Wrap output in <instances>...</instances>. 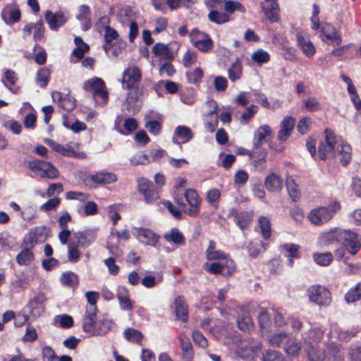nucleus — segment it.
Instances as JSON below:
<instances>
[{
	"instance_id": "f257e3e1",
	"label": "nucleus",
	"mask_w": 361,
	"mask_h": 361,
	"mask_svg": "<svg viewBox=\"0 0 361 361\" xmlns=\"http://www.w3.org/2000/svg\"><path fill=\"white\" fill-rule=\"evenodd\" d=\"M85 91L90 92L97 104H104L108 101V92L104 80L98 77L87 80L83 84Z\"/></svg>"
},
{
	"instance_id": "f03ea898",
	"label": "nucleus",
	"mask_w": 361,
	"mask_h": 361,
	"mask_svg": "<svg viewBox=\"0 0 361 361\" xmlns=\"http://www.w3.org/2000/svg\"><path fill=\"white\" fill-rule=\"evenodd\" d=\"M340 208L339 203L334 202L328 207H320L312 209L308 215V219L314 225H321L329 221Z\"/></svg>"
},
{
	"instance_id": "7ed1b4c3",
	"label": "nucleus",
	"mask_w": 361,
	"mask_h": 361,
	"mask_svg": "<svg viewBox=\"0 0 361 361\" xmlns=\"http://www.w3.org/2000/svg\"><path fill=\"white\" fill-rule=\"evenodd\" d=\"M28 166L37 175L43 178L54 179L59 176V171L51 163L43 160L30 161L28 163Z\"/></svg>"
},
{
	"instance_id": "20e7f679",
	"label": "nucleus",
	"mask_w": 361,
	"mask_h": 361,
	"mask_svg": "<svg viewBox=\"0 0 361 361\" xmlns=\"http://www.w3.org/2000/svg\"><path fill=\"white\" fill-rule=\"evenodd\" d=\"M128 90L123 106L129 112H138L141 107V101L144 97V90L141 87L126 88Z\"/></svg>"
},
{
	"instance_id": "39448f33",
	"label": "nucleus",
	"mask_w": 361,
	"mask_h": 361,
	"mask_svg": "<svg viewBox=\"0 0 361 361\" xmlns=\"http://www.w3.org/2000/svg\"><path fill=\"white\" fill-rule=\"evenodd\" d=\"M325 139L322 141L318 147V155L320 159L324 160L336 156L334 150L337 141L333 131L326 130Z\"/></svg>"
},
{
	"instance_id": "423d86ee",
	"label": "nucleus",
	"mask_w": 361,
	"mask_h": 361,
	"mask_svg": "<svg viewBox=\"0 0 361 361\" xmlns=\"http://www.w3.org/2000/svg\"><path fill=\"white\" fill-rule=\"evenodd\" d=\"M185 200L187 201L190 208H185V204L183 202L181 198H176V203L182 207L184 212L190 215L195 216L199 211L200 204L201 200L197 193V192L193 189H188L185 190L184 194Z\"/></svg>"
},
{
	"instance_id": "0eeeda50",
	"label": "nucleus",
	"mask_w": 361,
	"mask_h": 361,
	"mask_svg": "<svg viewBox=\"0 0 361 361\" xmlns=\"http://www.w3.org/2000/svg\"><path fill=\"white\" fill-rule=\"evenodd\" d=\"M309 298L319 305H328L331 301V293L327 288L319 285L312 286L308 289Z\"/></svg>"
},
{
	"instance_id": "6e6552de",
	"label": "nucleus",
	"mask_w": 361,
	"mask_h": 361,
	"mask_svg": "<svg viewBox=\"0 0 361 361\" xmlns=\"http://www.w3.org/2000/svg\"><path fill=\"white\" fill-rule=\"evenodd\" d=\"M261 345L253 340L240 341L235 350L236 353L242 358H249L256 355L261 350Z\"/></svg>"
},
{
	"instance_id": "1a4fd4ad",
	"label": "nucleus",
	"mask_w": 361,
	"mask_h": 361,
	"mask_svg": "<svg viewBox=\"0 0 361 361\" xmlns=\"http://www.w3.org/2000/svg\"><path fill=\"white\" fill-rule=\"evenodd\" d=\"M341 244L351 255H355L361 247L360 238L356 233L349 230H343Z\"/></svg>"
},
{
	"instance_id": "9d476101",
	"label": "nucleus",
	"mask_w": 361,
	"mask_h": 361,
	"mask_svg": "<svg viewBox=\"0 0 361 361\" xmlns=\"http://www.w3.org/2000/svg\"><path fill=\"white\" fill-rule=\"evenodd\" d=\"M142 78L140 69L135 66L128 67L123 73L122 82L123 88L140 87L139 82Z\"/></svg>"
},
{
	"instance_id": "9b49d317",
	"label": "nucleus",
	"mask_w": 361,
	"mask_h": 361,
	"mask_svg": "<svg viewBox=\"0 0 361 361\" xmlns=\"http://www.w3.org/2000/svg\"><path fill=\"white\" fill-rule=\"evenodd\" d=\"M204 269L210 274H221L224 276H231L234 270V263L231 259H226L224 262H213L211 264H205Z\"/></svg>"
},
{
	"instance_id": "f8f14e48",
	"label": "nucleus",
	"mask_w": 361,
	"mask_h": 361,
	"mask_svg": "<svg viewBox=\"0 0 361 361\" xmlns=\"http://www.w3.org/2000/svg\"><path fill=\"white\" fill-rule=\"evenodd\" d=\"M321 33L323 35L322 39L323 41H329V43L334 46H340L342 43L341 35L336 30V28L329 24H323L320 30Z\"/></svg>"
},
{
	"instance_id": "ddd939ff",
	"label": "nucleus",
	"mask_w": 361,
	"mask_h": 361,
	"mask_svg": "<svg viewBox=\"0 0 361 361\" xmlns=\"http://www.w3.org/2000/svg\"><path fill=\"white\" fill-rule=\"evenodd\" d=\"M342 235L343 229L338 228L323 232L318 238V243L322 246L341 243Z\"/></svg>"
},
{
	"instance_id": "4468645a",
	"label": "nucleus",
	"mask_w": 361,
	"mask_h": 361,
	"mask_svg": "<svg viewBox=\"0 0 361 361\" xmlns=\"http://www.w3.org/2000/svg\"><path fill=\"white\" fill-rule=\"evenodd\" d=\"M47 231L45 226H39L30 230L25 235V243L32 247L38 243L44 242L47 239Z\"/></svg>"
},
{
	"instance_id": "2eb2a0df",
	"label": "nucleus",
	"mask_w": 361,
	"mask_h": 361,
	"mask_svg": "<svg viewBox=\"0 0 361 361\" xmlns=\"http://www.w3.org/2000/svg\"><path fill=\"white\" fill-rule=\"evenodd\" d=\"M191 39L194 46L202 51H207L212 48V40L209 36L201 33L197 30H193L191 33Z\"/></svg>"
},
{
	"instance_id": "dca6fc26",
	"label": "nucleus",
	"mask_w": 361,
	"mask_h": 361,
	"mask_svg": "<svg viewBox=\"0 0 361 361\" xmlns=\"http://www.w3.org/2000/svg\"><path fill=\"white\" fill-rule=\"evenodd\" d=\"M45 20L51 30H56L66 23L67 17L61 11L53 13L47 11L45 13Z\"/></svg>"
},
{
	"instance_id": "f3484780",
	"label": "nucleus",
	"mask_w": 361,
	"mask_h": 361,
	"mask_svg": "<svg viewBox=\"0 0 361 361\" xmlns=\"http://www.w3.org/2000/svg\"><path fill=\"white\" fill-rule=\"evenodd\" d=\"M296 37L298 44L304 54L308 58L313 56L316 52V48L309 36L303 32H298Z\"/></svg>"
},
{
	"instance_id": "a211bd4d",
	"label": "nucleus",
	"mask_w": 361,
	"mask_h": 361,
	"mask_svg": "<svg viewBox=\"0 0 361 361\" xmlns=\"http://www.w3.org/2000/svg\"><path fill=\"white\" fill-rule=\"evenodd\" d=\"M262 8L267 18L276 22L279 19V8L276 0H264L262 3Z\"/></svg>"
},
{
	"instance_id": "6ab92c4d",
	"label": "nucleus",
	"mask_w": 361,
	"mask_h": 361,
	"mask_svg": "<svg viewBox=\"0 0 361 361\" xmlns=\"http://www.w3.org/2000/svg\"><path fill=\"white\" fill-rule=\"evenodd\" d=\"M272 137V130L269 126L262 125L255 132L253 137V145L259 147L264 142L268 141Z\"/></svg>"
},
{
	"instance_id": "aec40b11",
	"label": "nucleus",
	"mask_w": 361,
	"mask_h": 361,
	"mask_svg": "<svg viewBox=\"0 0 361 361\" xmlns=\"http://www.w3.org/2000/svg\"><path fill=\"white\" fill-rule=\"evenodd\" d=\"M295 124V120L292 116H286L281 123V129L277 137L280 142H285L290 135Z\"/></svg>"
},
{
	"instance_id": "412c9836",
	"label": "nucleus",
	"mask_w": 361,
	"mask_h": 361,
	"mask_svg": "<svg viewBox=\"0 0 361 361\" xmlns=\"http://www.w3.org/2000/svg\"><path fill=\"white\" fill-rule=\"evenodd\" d=\"M135 235L140 241L152 246L156 245L159 240V236L149 229L136 228Z\"/></svg>"
},
{
	"instance_id": "4be33fe9",
	"label": "nucleus",
	"mask_w": 361,
	"mask_h": 361,
	"mask_svg": "<svg viewBox=\"0 0 361 361\" xmlns=\"http://www.w3.org/2000/svg\"><path fill=\"white\" fill-rule=\"evenodd\" d=\"M20 11L18 8L12 6H6L1 12V17L7 24H13L20 20Z\"/></svg>"
},
{
	"instance_id": "5701e85b",
	"label": "nucleus",
	"mask_w": 361,
	"mask_h": 361,
	"mask_svg": "<svg viewBox=\"0 0 361 361\" xmlns=\"http://www.w3.org/2000/svg\"><path fill=\"white\" fill-rule=\"evenodd\" d=\"M336 150V156H338L340 161L343 165H347L351 160V147L346 143H337Z\"/></svg>"
},
{
	"instance_id": "b1692460",
	"label": "nucleus",
	"mask_w": 361,
	"mask_h": 361,
	"mask_svg": "<svg viewBox=\"0 0 361 361\" xmlns=\"http://www.w3.org/2000/svg\"><path fill=\"white\" fill-rule=\"evenodd\" d=\"M303 350L306 352L310 361H324L326 354L317 349L310 343L304 342Z\"/></svg>"
},
{
	"instance_id": "393cba45",
	"label": "nucleus",
	"mask_w": 361,
	"mask_h": 361,
	"mask_svg": "<svg viewBox=\"0 0 361 361\" xmlns=\"http://www.w3.org/2000/svg\"><path fill=\"white\" fill-rule=\"evenodd\" d=\"M153 53L161 59L172 60L174 57L173 52L169 49L168 44L156 43L152 48Z\"/></svg>"
},
{
	"instance_id": "a878e982",
	"label": "nucleus",
	"mask_w": 361,
	"mask_h": 361,
	"mask_svg": "<svg viewBox=\"0 0 361 361\" xmlns=\"http://www.w3.org/2000/svg\"><path fill=\"white\" fill-rule=\"evenodd\" d=\"M175 312L177 319L183 322H185L188 320V306L185 300L180 297H178L175 300Z\"/></svg>"
},
{
	"instance_id": "bb28decb",
	"label": "nucleus",
	"mask_w": 361,
	"mask_h": 361,
	"mask_svg": "<svg viewBox=\"0 0 361 361\" xmlns=\"http://www.w3.org/2000/svg\"><path fill=\"white\" fill-rule=\"evenodd\" d=\"M264 183L267 189L271 192H278L283 188V180L276 173L269 175Z\"/></svg>"
},
{
	"instance_id": "cd10ccee",
	"label": "nucleus",
	"mask_w": 361,
	"mask_h": 361,
	"mask_svg": "<svg viewBox=\"0 0 361 361\" xmlns=\"http://www.w3.org/2000/svg\"><path fill=\"white\" fill-rule=\"evenodd\" d=\"M91 180L97 184H110L117 180L116 174L111 172H100L91 176Z\"/></svg>"
},
{
	"instance_id": "c85d7f7f",
	"label": "nucleus",
	"mask_w": 361,
	"mask_h": 361,
	"mask_svg": "<svg viewBox=\"0 0 361 361\" xmlns=\"http://www.w3.org/2000/svg\"><path fill=\"white\" fill-rule=\"evenodd\" d=\"M117 298L121 307L125 310H130L133 308L132 302L129 298L128 290L124 286H120L117 290Z\"/></svg>"
},
{
	"instance_id": "c756f323",
	"label": "nucleus",
	"mask_w": 361,
	"mask_h": 361,
	"mask_svg": "<svg viewBox=\"0 0 361 361\" xmlns=\"http://www.w3.org/2000/svg\"><path fill=\"white\" fill-rule=\"evenodd\" d=\"M78 240V245L82 247H88L96 240L95 232L92 231H87L75 234Z\"/></svg>"
},
{
	"instance_id": "7c9ffc66",
	"label": "nucleus",
	"mask_w": 361,
	"mask_h": 361,
	"mask_svg": "<svg viewBox=\"0 0 361 361\" xmlns=\"http://www.w3.org/2000/svg\"><path fill=\"white\" fill-rule=\"evenodd\" d=\"M178 340L180 342L183 357L187 359L188 361H190L193 357L194 351L190 339L188 337L179 336Z\"/></svg>"
},
{
	"instance_id": "2f4dec72",
	"label": "nucleus",
	"mask_w": 361,
	"mask_h": 361,
	"mask_svg": "<svg viewBox=\"0 0 361 361\" xmlns=\"http://www.w3.org/2000/svg\"><path fill=\"white\" fill-rule=\"evenodd\" d=\"M46 297L44 294L40 293L36 295L30 302L31 313L35 316H39L43 312L42 305L46 301Z\"/></svg>"
},
{
	"instance_id": "473e14b6",
	"label": "nucleus",
	"mask_w": 361,
	"mask_h": 361,
	"mask_svg": "<svg viewBox=\"0 0 361 361\" xmlns=\"http://www.w3.org/2000/svg\"><path fill=\"white\" fill-rule=\"evenodd\" d=\"M192 137V133L190 128L185 126H178L175 131L173 136L174 142H178L176 140L178 138L181 140V142H187Z\"/></svg>"
},
{
	"instance_id": "72a5a7b5",
	"label": "nucleus",
	"mask_w": 361,
	"mask_h": 361,
	"mask_svg": "<svg viewBox=\"0 0 361 361\" xmlns=\"http://www.w3.org/2000/svg\"><path fill=\"white\" fill-rule=\"evenodd\" d=\"M34 254L29 247L23 249L16 256V260L20 266H28L34 260Z\"/></svg>"
},
{
	"instance_id": "f704fd0d",
	"label": "nucleus",
	"mask_w": 361,
	"mask_h": 361,
	"mask_svg": "<svg viewBox=\"0 0 361 361\" xmlns=\"http://www.w3.org/2000/svg\"><path fill=\"white\" fill-rule=\"evenodd\" d=\"M206 255L208 260L224 259L226 261L228 259L226 254L220 250H216L215 243L214 241L209 242L206 251Z\"/></svg>"
},
{
	"instance_id": "c9c22d12",
	"label": "nucleus",
	"mask_w": 361,
	"mask_h": 361,
	"mask_svg": "<svg viewBox=\"0 0 361 361\" xmlns=\"http://www.w3.org/2000/svg\"><path fill=\"white\" fill-rule=\"evenodd\" d=\"M164 239L176 245L184 243V236L183 233L176 228H171L168 233L164 235Z\"/></svg>"
},
{
	"instance_id": "e433bc0d",
	"label": "nucleus",
	"mask_w": 361,
	"mask_h": 361,
	"mask_svg": "<svg viewBox=\"0 0 361 361\" xmlns=\"http://www.w3.org/2000/svg\"><path fill=\"white\" fill-rule=\"evenodd\" d=\"M312 258L318 265L325 267L331 264L334 257L330 252H326L324 253L315 252L313 254Z\"/></svg>"
},
{
	"instance_id": "4c0bfd02",
	"label": "nucleus",
	"mask_w": 361,
	"mask_h": 361,
	"mask_svg": "<svg viewBox=\"0 0 361 361\" xmlns=\"http://www.w3.org/2000/svg\"><path fill=\"white\" fill-rule=\"evenodd\" d=\"M259 225L261 233L265 239L270 238L271 234V223L268 217L260 216L259 218Z\"/></svg>"
},
{
	"instance_id": "58836bf2",
	"label": "nucleus",
	"mask_w": 361,
	"mask_h": 361,
	"mask_svg": "<svg viewBox=\"0 0 361 361\" xmlns=\"http://www.w3.org/2000/svg\"><path fill=\"white\" fill-rule=\"evenodd\" d=\"M217 109L218 104L213 99L208 100L202 107V115L204 118H208L213 114L217 116Z\"/></svg>"
},
{
	"instance_id": "ea45409f",
	"label": "nucleus",
	"mask_w": 361,
	"mask_h": 361,
	"mask_svg": "<svg viewBox=\"0 0 361 361\" xmlns=\"http://www.w3.org/2000/svg\"><path fill=\"white\" fill-rule=\"evenodd\" d=\"M208 18L211 22L216 24L224 23L229 20V17L227 14L219 13L217 9L210 10Z\"/></svg>"
},
{
	"instance_id": "a19ab883",
	"label": "nucleus",
	"mask_w": 361,
	"mask_h": 361,
	"mask_svg": "<svg viewBox=\"0 0 361 361\" xmlns=\"http://www.w3.org/2000/svg\"><path fill=\"white\" fill-rule=\"evenodd\" d=\"M132 165H146L149 164V155L143 152L135 153L130 159Z\"/></svg>"
},
{
	"instance_id": "79ce46f5",
	"label": "nucleus",
	"mask_w": 361,
	"mask_h": 361,
	"mask_svg": "<svg viewBox=\"0 0 361 361\" xmlns=\"http://www.w3.org/2000/svg\"><path fill=\"white\" fill-rule=\"evenodd\" d=\"M243 72L242 65L236 61L228 68V78L231 81H235L240 78Z\"/></svg>"
},
{
	"instance_id": "37998d69",
	"label": "nucleus",
	"mask_w": 361,
	"mask_h": 361,
	"mask_svg": "<svg viewBox=\"0 0 361 361\" xmlns=\"http://www.w3.org/2000/svg\"><path fill=\"white\" fill-rule=\"evenodd\" d=\"M125 338L130 342L140 343L143 336L138 330L128 328L123 333Z\"/></svg>"
},
{
	"instance_id": "c03bdc74",
	"label": "nucleus",
	"mask_w": 361,
	"mask_h": 361,
	"mask_svg": "<svg viewBox=\"0 0 361 361\" xmlns=\"http://www.w3.org/2000/svg\"><path fill=\"white\" fill-rule=\"evenodd\" d=\"M361 298V283H357L355 287L350 289L345 295V300L348 302H353Z\"/></svg>"
},
{
	"instance_id": "a18cd8bd",
	"label": "nucleus",
	"mask_w": 361,
	"mask_h": 361,
	"mask_svg": "<svg viewBox=\"0 0 361 361\" xmlns=\"http://www.w3.org/2000/svg\"><path fill=\"white\" fill-rule=\"evenodd\" d=\"M287 190L290 197L293 200H296L300 197V190L298 185L295 183V180L292 178L287 179Z\"/></svg>"
},
{
	"instance_id": "49530a36",
	"label": "nucleus",
	"mask_w": 361,
	"mask_h": 361,
	"mask_svg": "<svg viewBox=\"0 0 361 361\" xmlns=\"http://www.w3.org/2000/svg\"><path fill=\"white\" fill-rule=\"evenodd\" d=\"M281 251L287 257H298L300 246L296 244H285L281 247Z\"/></svg>"
},
{
	"instance_id": "de8ad7c7",
	"label": "nucleus",
	"mask_w": 361,
	"mask_h": 361,
	"mask_svg": "<svg viewBox=\"0 0 361 361\" xmlns=\"http://www.w3.org/2000/svg\"><path fill=\"white\" fill-rule=\"evenodd\" d=\"M251 58L253 61L262 64L268 62L270 59V56L267 51L259 49L252 54Z\"/></svg>"
},
{
	"instance_id": "09e8293b",
	"label": "nucleus",
	"mask_w": 361,
	"mask_h": 361,
	"mask_svg": "<svg viewBox=\"0 0 361 361\" xmlns=\"http://www.w3.org/2000/svg\"><path fill=\"white\" fill-rule=\"evenodd\" d=\"M301 350H302L301 343H298L295 341H289L288 343H287V345L286 347V353L292 357H296V356L299 355Z\"/></svg>"
},
{
	"instance_id": "8fccbe9b",
	"label": "nucleus",
	"mask_w": 361,
	"mask_h": 361,
	"mask_svg": "<svg viewBox=\"0 0 361 361\" xmlns=\"http://www.w3.org/2000/svg\"><path fill=\"white\" fill-rule=\"evenodd\" d=\"M78 245L69 243L68 245V259L71 262H76L80 257V252Z\"/></svg>"
},
{
	"instance_id": "3c124183",
	"label": "nucleus",
	"mask_w": 361,
	"mask_h": 361,
	"mask_svg": "<svg viewBox=\"0 0 361 361\" xmlns=\"http://www.w3.org/2000/svg\"><path fill=\"white\" fill-rule=\"evenodd\" d=\"M247 247L250 255L256 257L266 249V245L261 241L251 242Z\"/></svg>"
},
{
	"instance_id": "603ef678",
	"label": "nucleus",
	"mask_w": 361,
	"mask_h": 361,
	"mask_svg": "<svg viewBox=\"0 0 361 361\" xmlns=\"http://www.w3.org/2000/svg\"><path fill=\"white\" fill-rule=\"evenodd\" d=\"M49 71L47 68H42L37 73V82L41 87L47 86L49 82Z\"/></svg>"
},
{
	"instance_id": "864d4df0",
	"label": "nucleus",
	"mask_w": 361,
	"mask_h": 361,
	"mask_svg": "<svg viewBox=\"0 0 361 361\" xmlns=\"http://www.w3.org/2000/svg\"><path fill=\"white\" fill-rule=\"evenodd\" d=\"M331 334L333 337H336L339 340L347 341L354 336L355 334L353 331L339 329L332 331Z\"/></svg>"
},
{
	"instance_id": "5fc2aeb1",
	"label": "nucleus",
	"mask_w": 361,
	"mask_h": 361,
	"mask_svg": "<svg viewBox=\"0 0 361 361\" xmlns=\"http://www.w3.org/2000/svg\"><path fill=\"white\" fill-rule=\"evenodd\" d=\"M224 8L226 12L229 13H233L235 11H240L244 13L245 11V8L236 1H227L225 2Z\"/></svg>"
},
{
	"instance_id": "6e6d98bb",
	"label": "nucleus",
	"mask_w": 361,
	"mask_h": 361,
	"mask_svg": "<svg viewBox=\"0 0 361 361\" xmlns=\"http://www.w3.org/2000/svg\"><path fill=\"white\" fill-rule=\"evenodd\" d=\"M288 341V335L285 333H276L269 338L270 343L274 346H280L283 342Z\"/></svg>"
},
{
	"instance_id": "4d7b16f0",
	"label": "nucleus",
	"mask_w": 361,
	"mask_h": 361,
	"mask_svg": "<svg viewBox=\"0 0 361 361\" xmlns=\"http://www.w3.org/2000/svg\"><path fill=\"white\" fill-rule=\"evenodd\" d=\"M257 106L255 104L250 105L245 112L240 116V122L241 123H247L248 121L255 115L257 112Z\"/></svg>"
},
{
	"instance_id": "13d9d810",
	"label": "nucleus",
	"mask_w": 361,
	"mask_h": 361,
	"mask_svg": "<svg viewBox=\"0 0 361 361\" xmlns=\"http://www.w3.org/2000/svg\"><path fill=\"white\" fill-rule=\"evenodd\" d=\"M312 125V121L310 117H304L302 119H300L297 125L298 130L301 134H305L307 133Z\"/></svg>"
},
{
	"instance_id": "bf43d9fd",
	"label": "nucleus",
	"mask_w": 361,
	"mask_h": 361,
	"mask_svg": "<svg viewBox=\"0 0 361 361\" xmlns=\"http://www.w3.org/2000/svg\"><path fill=\"white\" fill-rule=\"evenodd\" d=\"M118 17L119 22L125 27L128 26L130 23L134 21L127 9H121L118 14Z\"/></svg>"
},
{
	"instance_id": "052dcab7",
	"label": "nucleus",
	"mask_w": 361,
	"mask_h": 361,
	"mask_svg": "<svg viewBox=\"0 0 361 361\" xmlns=\"http://www.w3.org/2000/svg\"><path fill=\"white\" fill-rule=\"evenodd\" d=\"M43 361H58L54 350L50 346H45L42 350Z\"/></svg>"
},
{
	"instance_id": "680f3d73",
	"label": "nucleus",
	"mask_w": 361,
	"mask_h": 361,
	"mask_svg": "<svg viewBox=\"0 0 361 361\" xmlns=\"http://www.w3.org/2000/svg\"><path fill=\"white\" fill-rule=\"evenodd\" d=\"M238 327L244 331H249L253 328V323L250 317H243L238 320Z\"/></svg>"
},
{
	"instance_id": "e2e57ef3",
	"label": "nucleus",
	"mask_w": 361,
	"mask_h": 361,
	"mask_svg": "<svg viewBox=\"0 0 361 361\" xmlns=\"http://www.w3.org/2000/svg\"><path fill=\"white\" fill-rule=\"evenodd\" d=\"M60 105L63 109L66 111H71L75 106V99L72 97L67 95L61 99Z\"/></svg>"
},
{
	"instance_id": "0e129e2a",
	"label": "nucleus",
	"mask_w": 361,
	"mask_h": 361,
	"mask_svg": "<svg viewBox=\"0 0 361 361\" xmlns=\"http://www.w3.org/2000/svg\"><path fill=\"white\" fill-rule=\"evenodd\" d=\"M304 106L307 110L314 111L320 109V104L316 97H312L304 101Z\"/></svg>"
},
{
	"instance_id": "69168bd1",
	"label": "nucleus",
	"mask_w": 361,
	"mask_h": 361,
	"mask_svg": "<svg viewBox=\"0 0 361 361\" xmlns=\"http://www.w3.org/2000/svg\"><path fill=\"white\" fill-rule=\"evenodd\" d=\"M192 339L196 345L201 348H206L208 345L207 340L199 331H194L192 334Z\"/></svg>"
},
{
	"instance_id": "338daca9",
	"label": "nucleus",
	"mask_w": 361,
	"mask_h": 361,
	"mask_svg": "<svg viewBox=\"0 0 361 361\" xmlns=\"http://www.w3.org/2000/svg\"><path fill=\"white\" fill-rule=\"evenodd\" d=\"M264 361H284L283 356L275 350H267L263 355Z\"/></svg>"
},
{
	"instance_id": "774afa93",
	"label": "nucleus",
	"mask_w": 361,
	"mask_h": 361,
	"mask_svg": "<svg viewBox=\"0 0 361 361\" xmlns=\"http://www.w3.org/2000/svg\"><path fill=\"white\" fill-rule=\"evenodd\" d=\"M145 128L153 135H158L161 128V123L157 121H149L145 123Z\"/></svg>"
}]
</instances>
